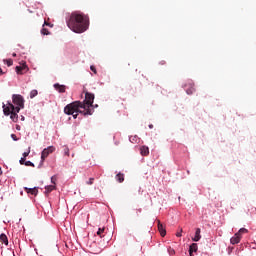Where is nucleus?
Here are the masks:
<instances>
[{
	"instance_id": "23",
	"label": "nucleus",
	"mask_w": 256,
	"mask_h": 256,
	"mask_svg": "<svg viewBox=\"0 0 256 256\" xmlns=\"http://www.w3.org/2000/svg\"><path fill=\"white\" fill-rule=\"evenodd\" d=\"M104 231H105V228H98L97 235H99V237H103Z\"/></svg>"
},
{
	"instance_id": "16",
	"label": "nucleus",
	"mask_w": 256,
	"mask_h": 256,
	"mask_svg": "<svg viewBox=\"0 0 256 256\" xmlns=\"http://www.w3.org/2000/svg\"><path fill=\"white\" fill-rule=\"evenodd\" d=\"M23 69H27V65L16 66V73H17V75H23Z\"/></svg>"
},
{
	"instance_id": "14",
	"label": "nucleus",
	"mask_w": 256,
	"mask_h": 256,
	"mask_svg": "<svg viewBox=\"0 0 256 256\" xmlns=\"http://www.w3.org/2000/svg\"><path fill=\"white\" fill-rule=\"evenodd\" d=\"M115 179L118 183H123L125 181V175L122 173H118Z\"/></svg>"
},
{
	"instance_id": "17",
	"label": "nucleus",
	"mask_w": 256,
	"mask_h": 256,
	"mask_svg": "<svg viewBox=\"0 0 256 256\" xmlns=\"http://www.w3.org/2000/svg\"><path fill=\"white\" fill-rule=\"evenodd\" d=\"M141 139L139 138V136L135 135V136H130L129 137V141L130 143H139Z\"/></svg>"
},
{
	"instance_id": "15",
	"label": "nucleus",
	"mask_w": 256,
	"mask_h": 256,
	"mask_svg": "<svg viewBox=\"0 0 256 256\" xmlns=\"http://www.w3.org/2000/svg\"><path fill=\"white\" fill-rule=\"evenodd\" d=\"M0 241L4 243V245H9V239H7V235L5 234H0Z\"/></svg>"
},
{
	"instance_id": "25",
	"label": "nucleus",
	"mask_w": 256,
	"mask_h": 256,
	"mask_svg": "<svg viewBox=\"0 0 256 256\" xmlns=\"http://www.w3.org/2000/svg\"><path fill=\"white\" fill-rule=\"evenodd\" d=\"M247 231L248 230L246 228H240L237 233H239V236L241 237V235H243V233H247Z\"/></svg>"
},
{
	"instance_id": "9",
	"label": "nucleus",
	"mask_w": 256,
	"mask_h": 256,
	"mask_svg": "<svg viewBox=\"0 0 256 256\" xmlns=\"http://www.w3.org/2000/svg\"><path fill=\"white\" fill-rule=\"evenodd\" d=\"M198 246H197V243H193L190 245L189 247V255L190 256H193L194 253H197V250H198Z\"/></svg>"
},
{
	"instance_id": "1",
	"label": "nucleus",
	"mask_w": 256,
	"mask_h": 256,
	"mask_svg": "<svg viewBox=\"0 0 256 256\" xmlns=\"http://www.w3.org/2000/svg\"><path fill=\"white\" fill-rule=\"evenodd\" d=\"M95 101V94L91 92H85V100L72 102L64 107V113L66 115H72L73 119H77L79 113L87 117L95 113L93 108V102Z\"/></svg>"
},
{
	"instance_id": "32",
	"label": "nucleus",
	"mask_w": 256,
	"mask_h": 256,
	"mask_svg": "<svg viewBox=\"0 0 256 256\" xmlns=\"http://www.w3.org/2000/svg\"><path fill=\"white\" fill-rule=\"evenodd\" d=\"M16 130L21 131V127L19 125H16Z\"/></svg>"
},
{
	"instance_id": "18",
	"label": "nucleus",
	"mask_w": 256,
	"mask_h": 256,
	"mask_svg": "<svg viewBox=\"0 0 256 256\" xmlns=\"http://www.w3.org/2000/svg\"><path fill=\"white\" fill-rule=\"evenodd\" d=\"M55 189H56L55 184L45 186L46 193H51V191H55Z\"/></svg>"
},
{
	"instance_id": "22",
	"label": "nucleus",
	"mask_w": 256,
	"mask_h": 256,
	"mask_svg": "<svg viewBox=\"0 0 256 256\" xmlns=\"http://www.w3.org/2000/svg\"><path fill=\"white\" fill-rule=\"evenodd\" d=\"M24 165L26 166V167H35V164L33 163V162H31V161H26V162H24Z\"/></svg>"
},
{
	"instance_id": "41",
	"label": "nucleus",
	"mask_w": 256,
	"mask_h": 256,
	"mask_svg": "<svg viewBox=\"0 0 256 256\" xmlns=\"http://www.w3.org/2000/svg\"><path fill=\"white\" fill-rule=\"evenodd\" d=\"M94 107H98V105L96 104Z\"/></svg>"
},
{
	"instance_id": "8",
	"label": "nucleus",
	"mask_w": 256,
	"mask_h": 256,
	"mask_svg": "<svg viewBox=\"0 0 256 256\" xmlns=\"http://www.w3.org/2000/svg\"><path fill=\"white\" fill-rule=\"evenodd\" d=\"M45 25L47 27H53V25H51V23H47V21H44V24L41 29V35H49V30L47 28H45Z\"/></svg>"
},
{
	"instance_id": "10",
	"label": "nucleus",
	"mask_w": 256,
	"mask_h": 256,
	"mask_svg": "<svg viewBox=\"0 0 256 256\" xmlns=\"http://www.w3.org/2000/svg\"><path fill=\"white\" fill-rule=\"evenodd\" d=\"M54 89L58 91V93H65V85H61L59 83L54 84Z\"/></svg>"
},
{
	"instance_id": "3",
	"label": "nucleus",
	"mask_w": 256,
	"mask_h": 256,
	"mask_svg": "<svg viewBox=\"0 0 256 256\" xmlns=\"http://www.w3.org/2000/svg\"><path fill=\"white\" fill-rule=\"evenodd\" d=\"M3 113L8 117L10 115V119L17 123L19 121V111L15 109V105L11 101H8L7 104H3Z\"/></svg>"
},
{
	"instance_id": "31",
	"label": "nucleus",
	"mask_w": 256,
	"mask_h": 256,
	"mask_svg": "<svg viewBox=\"0 0 256 256\" xmlns=\"http://www.w3.org/2000/svg\"><path fill=\"white\" fill-rule=\"evenodd\" d=\"M64 153H65V155H69V149L66 148Z\"/></svg>"
},
{
	"instance_id": "26",
	"label": "nucleus",
	"mask_w": 256,
	"mask_h": 256,
	"mask_svg": "<svg viewBox=\"0 0 256 256\" xmlns=\"http://www.w3.org/2000/svg\"><path fill=\"white\" fill-rule=\"evenodd\" d=\"M167 251H168V254L171 256V255H175V250L171 247H168L167 248Z\"/></svg>"
},
{
	"instance_id": "28",
	"label": "nucleus",
	"mask_w": 256,
	"mask_h": 256,
	"mask_svg": "<svg viewBox=\"0 0 256 256\" xmlns=\"http://www.w3.org/2000/svg\"><path fill=\"white\" fill-rule=\"evenodd\" d=\"M11 139H13V141H19V138H17L15 134H11Z\"/></svg>"
},
{
	"instance_id": "24",
	"label": "nucleus",
	"mask_w": 256,
	"mask_h": 256,
	"mask_svg": "<svg viewBox=\"0 0 256 256\" xmlns=\"http://www.w3.org/2000/svg\"><path fill=\"white\" fill-rule=\"evenodd\" d=\"M4 63H5L8 67H11V65H13V60H11V59H6V60H4Z\"/></svg>"
},
{
	"instance_id": "37",
	"label": "nucleus",
	"mask_w": 256,
	"mask_h": 256,
	"mask_svg": "<svg viewBox=\"0 0 256 256\" xmlns=\"http://www.w3.org/2000/svg\"><path fill=\"white\" fill-rule=\"evenodd\" d=\"M149 129H153V124H150V125H149Z\"/></svg>"
},
{
	"instance_id": "4",
	"label": "nucleus",
	"mask_w": 256,
	"mask_h": 256,
	"mask_svg": "<svg viewBox=\"0 0 256 256\" xmlns=\"http://www.w3.org/2000/svg\"><path fill=\"white\" fill-rule=\"evenodd\" d=\"M12 103L16 112L21 111V109H25V98L21 94H13Z\"/></svg>"
},
{
	"instance_id": "12",
	"label": "nucleus",
	"mask_w": 256,
	"mask_h": 256,
	"mask_svg": "<svg viewBox=\"0 0 256 256\" xmlns=\"http://www.w3.org/2000/svg\"><path fill=\"white\" fill-rule=\"evenodd\" d=\"M140 154H141L143 157L149 155V147H147V146H142V147H140Z\"/></svg>"
},
{
	"instance_id": "2",
	"label": "nucleus",
	"mask_w": 256,
	"mask_h": 256,
	"mask_svg": "<svg viewBox=\"0 0 256 256\" xmlns=\"http://www.w3.org/2000/svg\"><path fill=\"white\" fill-rule=\"evenodd\" d=\"M66 23L73 33H85L89 29V17L81 12H72Z\"/></svg>"
},
{
	"instance_id": "40",
	"label": "nucleus",
	"mask_w": 256,
	"mask_h": 256,
	"mask_svg": "<svg viewBox=\"0 0 256 256\" xmlns=\"http://www.w3.org/2000/svg\"><path fill=\"white\" fill-rule=\"evenodd\" d=\"M160 64H161V65H164V64H165V62H160Z\"/></svg>"
},
{
	"instance_id": "27",
	"label": "nucleus",
	"mask_w": 256,
	"mask_h": 256,
	"mask_svg": "<svg viewBox=\"0 0 256 256\" xmlns=\"http://www.w3.org/2000/svg\"><path fill=\"white\" fill-rule=\"evenodd\" d=\"M95 181V178H89V180L86 182L87 185H93V182Z\"/></svg>"
},
{
	"instance_id": "19",
	"label": "nucleus",
	"mask_w": 256,
	"mask_h": 256,
	"mask_svg": "<svg viewBox=\"0 0 256 256\" xmlns=\"http://www.w3.org/2000/svg\"><path fill=\"white\" fill-rule=\"evenodd\" d=\"M158 229L162 237H165V235H167V232L164 230L162 224H158Z\"/></svg>"
},
{
	"instance_id": "35",
	"label": "nucleus",
	"mask_w": 256,
	"mask_h": 256,
	"mask_svg": "<svg viewBox=\"0 0 256 256\" xmlns=\"http://www.w3.org/2000/svg\"><path fill=\"white\" fill-rule=\"evenodd\" d=\"M20 120L25 121V116H21Z\"/></svg>"
},
{
	"instance_id": "21",
	"label": "nucleus",
	"mask_w": 256,
	"mask_h": 256,
	"mask_svg": "<svg viewBox=\"0 0 256 256\" xmlns=\"http://www.w3.org/2000/svg\"><path fill=\"white\" fill-rule=\"evenodd\" d=\"M29 153H31V148H28V151L22 154V158L27 159V157H29Z\"/></svg>"
},
{
	"instance_id": "11",
	"label": "nucleus",
	"mask_w": 256,
	"mask_h": 256,
	"mask_svg": "<svg viewBox=\"0 0 256 256\" xmlns=\"http://www.w3.org/2000/svg\"><path fill=\"white\" fill-rule=\"evenodd\" d=\"M201 240V229L197 228L195 231V236L192 238V241H200Z\"/></svg>"
},
{
	"instance_id": "38",
	"label": "nucleus",
	"mask_w": 256,
	"mask_h": 256,
	"mask_svg": "<svg viewBox=\"0 0 256 256\" xmlns=\"http://www.w3.org/2000/svg\"><path fill=\"white\" fill-rule=\"evenodd\" d=\"M3 74V70L0 68V75H2Z\"/></svg>"
},
{
	"instance_id": "7",
	"label": "nucleus",
	"mask_w": 256,
	"mask_h": 256,
	"mask_svg": "<svg viewBox=\"0 0 256 256\" xmlns=\"http://www.w3.org/2000/svg\"><path fill=\"white\" fill-rule=\"evenodd\" d=\"M230 243L232 245H237L238 243H241V236L239 235V233H236L231 239H230Z\"/></svg>"
},
{
	"instance_id": "34",
	"label": "nucleus",
	"mask_w": 256,
	"mask_h": 256,
	"mask_svg": "<svg viewBox=\"0 0 256 256\" xmlns=\"http://www.w3.org/2000/svg\"><path fill=\"white\" fill-rule=\"evenodd\" d=\"M181 232L176 233V237H181Z\"/></svg>"
},
{
	"instance_id": "6",
	"label": "nucleus",
	"mask_w": 256,
	"mask_h": 256,
	"mask_svg": "<svg viewBox=\"0 0 256 256\" xmlns=\"http://www.w3.org/2000/svg\"><path fill=\"white\" fill-rule=\"evenodd\" d=\"M182 87L185 89L187 95H193V93H195L193 80H188V83L184 84Z\"/></svg>"
},
{
	"instance_id": "33",
	"label": "nucleus",
	"mask_w": 256,
	"mask_h": 256,
	"mask_svg": "<svg viewBox=\"0 0 256 256\" xmlns=\"http://www.w3.org/2000/svg\"><path fill=\"white\" fill-rule=\"evenodd\" d=\"M53 179H54V177L52 176L51 177V183H53V185H55V181Z\"/></svg>"
},
{
	"instance_id": "29",
	"label": "nucleus",
	"mask_w": 256,
	"mask_h": 256,
	"mask_svg": "<svg viewBox=\"0 0 256 256\" xmlns=\"http://www.w3.org/2000/svg\"><path fill=\"white\" fill-rule=\"evenodd\" d=\"M19 163H20V165H25V158H21L20 160H19Z\"/></svg>"
},
{
	"instance_id": "5",
	"label": "nucleus",
	"mask_w": 256,
	"mask_h": 256,
	"mask_svg": "<svg viewBox=\"0 0 256 256\" xmlns=\"http://www.w3.org/2000/svg\"><path fill=\"white\" fill-rule=\"evenodd\" d=\"M51 153H55L54 146H48L47 148H44L41 152V163H45V159H47Z\"/></svg>"
},
{
	"instance_id": "13",
	"label": "nucleus",
	"mask_w": 256,
	"mask_h": 256,
	"mask_svg": "<svg viewBox=\"0 0 256 256\" xmlns=\"http://www.w3.org/2000/svg\"><path fill=\"white\" fill-rule=\"evenodd\" d=\"M24 190L27 191V193H30V195H37L39 193V191L35 187L34 188L24 187Z\"/></svg>"
},
{
	"instance_id": "39",
	"label": "nucleus",
	"mask_w": 256,
	"mask_h": 256,
	"mask_svg": "<svg viewBox=\"0 0 256 256\" xmlns=\"http://www.w3.org/2000/svg\"><path fill=\"white\" fill-rule=\"evenodd\" d=\"M0 175H3V171L1 170V167H0Z\"/></svg>"
},
{
	"instance_id": "36",
	"label": "nucleus",
	"mask_w": 256,
	"mask_h": 256,
	"mask_svg": "<svg viewBox=\"0 0 256 256\" xmlns=\"http://www.w3.org/2000/svg\"><path fill=\"white\" fill-rule=\"evenodd\" d=\"M12 57H17V53H13V54H12Z\"/></svg>"
},
{
	"instance_id": "30",
	"label": "nucleus",
	"mask_w": 256,
	"mask_h": 256,
	"mask_svg": "<svg viewBox=\"0 0 256 256\" xmlns=\"http://www.w3.org/2000/svg\"><path fill=\"white\" fill-rule=\"evenodd\" d=\"M91 71H93V73H97V70L95 69V66H90Z\"/></svg>"
},
{
	"instance_id": "20",
	"label": "nucleus",
	"mask_w": 256,
	"mask_h": 256,
	"mask_svg": "<svg viewBox=\"0 0 256 256\" xmlns=\"http://www.w3.org/2000/svg\"><path fill=\"white\" fill-rule=\"evenodd\" d=\"M36 95H39V92L36 89L31 90V92H30V99H35Z\"/></svg>"
}]
</instances>
